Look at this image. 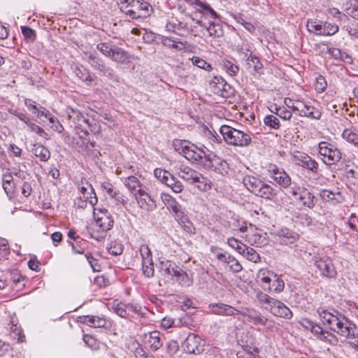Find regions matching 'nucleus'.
Listing matches in <instances>:
<instances>
[{"label": "nucleus", "mask_w": 358, "mask_h": 358, "mask_svg": "<svg viewBox=\"0 0 358 358\" xmlns=\"http://www.w3.org/2000/svg\"><path fill=\"white\" fill-rule=\"evenodd\" d=\"M180 268L175 266V264L170 261L161 262L160 270L162 275L166 277H175Z\"/></svg>", "instance_id": "25"}, {"label": "nucleus", "mask_w": 358, "mask_h": 358, "mask_svg": "<svg viewBox=\"0 0 358 358\" xmlns=\"http://www.w3.org/2000/svg\"><path fill=\"white\" fill-rule=\"evenodd\" d=\"M106 236V232H105L103 230L99 229V228H96L94 227L92 228V229H91L90 236H91V238H92L96 241H100L104 239Z\"/></svg>", "instance_id": "52"}, {"label": "nucleus", "mask_w": 358, "mask_h": 358, "mask_svg": "<svg viewBox=\"0 0 358 358\" xmlns=\"http://www.w3.org/2000/svg\"><path fill=\"white\" fill-rule=\"evenodd\" d=\"M162 43L165 46H167L171 48L176 49L178 50H182L185 48L182 42H181V41L178 42V43L182 45V47H180L176 43V41H174L172 38H169V37H163L162 38Z\"/></svg>", "instance_id": "43"}, {"label": "nucleus", "mask_w": 358, "mask_h": 358, "mask_svg": "<svg viewBox=\"0 0 358 358\" xmlns=\"http://www.w3.org/2000/svg\"><path fill=\"white\" fill-rule=\"evenodd\" d=\"M221 64L222 69L231 76H235L239 71L238 66L229 60L223 59Z\"/></svg>", "instance_id": "37"}, {"label": "nucleus", "mask_w": 358, "mask_h": 358, "mask_svg": "<svg viewBox=\"0 0 358 358\" xmlns=\"http://www.w3.org/2000/svg\"><path fill=\"white\" fill-rule=\"evenodd\" d=\"M33 152L34 155L43 162H46L50 159V152L48 148L43 146L42 145H34Z\"/></svg>", "instance_id": "30"}, {"label": "nucleus", "mask_w": 358, "mask_h": 358, "mask_svg": "<svg viewBox=\"0 0 358 358\" xmlns=\"http://www.w3.org/2000/svg\"><path fill=\"white\" fill-rule=\"evenodd\" d=\"M241 255L244 256L245 258H247V259L252 262L256 263L260 261L259 255L256 252V250L254 248H250L248 245H245V253Z\"/></svg>", "instance_id": "40"}, {"label": "nucleus", "mask_w": 358, "mask_h": 358, "mask_svg": "<svg viewBox=\"0 0 358 358\" xmlns=\"http://www.w3.org/2000/svg\"><path fill=\"white\" fill-rule=\"evenodd\" d=\"M86 60L94 70L99 71L103 75L111 74L112 69L107 66L96 55L86 54Z\"/></svg>", "instance_id": "14"}, {"label": "nucleus", "mask_w": 358, "mask_h": 358, "mask_svg": "<svg viewBox=\"0 0 358 358\" xmlns=\"http://www.w3.org/2000/svg\"><path fill=\"white\" fill-rule=\"evenodd\" d=\"M209 308L212 313L220 315H234L239 312L234 307L222 303L210 304Z\"/></svg>", "instance_id": "15"}, {"label": "nucleus", "mask_w": 358, "mask_h": 358, "mask_svg": "<svg viewBox=\"0 0 358 358\" xmlns=\"http://www.w3.org/2000/svg\"><path fill=\"white\" fill-rule=\"evenodd\" d=\"M228 245L233 249L236 250L239 254H244L245 252V245L238 239L231 237L227 239Z\"/></svg>", "instance_id": "38"}, {"label": "nucleus", "mask_w": 358, "mask_h": 358, "mask_svg": "<svg viewBox=\"0 0 358 358\" xmlns=\"http://www.w3.org/2000/svg\"><path fill=\"white\" fill-rule=\"evenodd\" d=\"M74 73L79 79L86 82L88 85L94 80L88 71L83 67L76 66L74 69Z\"/></svg>", "instance_id": "34"}, {"label": "nucleus", "mask_w": 358, "mask_h": 358, "mask_svg": "<svg viewBox=\"0 0 358 358\" xmlns=\"http://www.w3.org/2000/svg\"><path fill=\"white\" fill-rule=\"evenodd\" d=\"M115 45L106 43H101L97 45L96 48L103 55L110 58Z\"/></svg>", "instance_id": "48"}, {"label": "nucleus", "mask_w": 358, "mask_h": 358, "mask_svg": "<svg viewBox=\"0 0 358 358\" xmlns=\"http://www.w3.org/2000/svg\"><path fill=\"white\" fill-rule=\"evenodd\" d=\"M204 343L199 336L189 334L183 342L182 347L188 353L199 355L204 350Z\"/></svg>", "instance_id": "11"}, {"label": "nucleus", "mask_w": 358, "mask_h": 358, "mask_svg": "<svg viewBox=\"0 0 358 358\" xmlns=\"http://www.w3.org/2000/svg\"><path fill=\"white\" fill-rule=\"evenodd\" d=\"M173 146L176 151L183 155L187 160L204 166L208 155L203 150L194 144L180 140L173 141Z\"/></svg>", "instance_id": "2"}, {"label": "nucleus", "mask_w": 358, "mask_h": 358, "mask_svg": "<svg viewBox=\"0 0 358 358\" xmlns=\"http://www.w3.org/2000/svg\"><path fill=\"white\" fill-rule=\"evenodd\" d=\"M343 29L348 31V34L355 37L358 36V23L352 24V27L344 25Z\"/></svg>", "instance_id": "61"}, {"label": "nucleus", "mask_w": 358, "mask_h": 358, "mask_svg": "<svg viewBox=\"0 0 358 358\" xmlns=\"http://www.w3.org/2000/svg\"><path fill=\"white\" fill-rule=\"evenodd\" d=\"M85 257L94 271H100L101 265L99 264L98 260L95 259L91 253H87L85 255Z\"/></svg>", "instance_id": "55"}, {"label": "nucleus", "mask_w": 358, "mask_h": 358, "mask_svg": "<svg viewBox=\"0 0 358 358\" xmlns=\"http://www.w3.org/2000/svg\"><path fill=\"white\" fill-rule=\"evenodd\" d=\"M264 122L266 126H268L272 129H278L280 125L278 118L273 115H266L264 118Z\"/></svg>", "instance_id": "50"}, {"label": "nucleus", "mask_w": 358, "mask_h": 358, "mask_svg": "<svg viewBox=\"0 0 358 358\" xmlns=\"http://www.w3.org/2000/svg\"><path fill=\"white\" fill-rule=\"evenodd\" d=\"M124 185L134 196H137L142 190V187L138 180L134 176H129L126 178L124 180Z\"/></svg>", "instance_id": "24"}, {"label": "nucleus", "mask_w": 358, "mask_h": 358, "mask_svg": "<svg viewBox=\"0 0 358 358\" xmlns=\"http://www.w3.org/2000/svg\"><path fill=\"white\" fill-rule=\"evenodd\" d=\"M224 141L228 145L238 147H247L251 143L249 134L236 129L229 125H222L220 128Z\"/></svg>", "instance_id": "5"}, {"label": "nucleus", "mask_w": 358, "mask_h": 358, "mask_svg": "<svg viewBox=\"0 0 358 358\" xmlns=\"http://www.w3.org/2000/svg\"><path fill=\"white\" fill-rule=\"evenodd\" d=\"M247 316L250 321L252 322L255 324H261L264 326L266 324L267 319L255 310L248 311Z\"/></svg>", "instance_id": "35"}, {"label": "nucleus", "mask_w": 358, "mask_h": 358, "mask_svg": "<svg viewBox=\"0 0 358 358\" xmlns=\"http://www.w3.org/2000/svg\"><path fill=\"white\" fill-rule=\"evenodd\" d=\"M13 180V177L10 175L8 176H4L3 178V188L5 190L6 193L8 194L10 191V182Z\"/></svg>", "instance_id": "62"}, {"label": "nucleus", "mask_w": 358, "mask_h": 358, "mask_svg": "<svg viewBox=\"0 0 358 358\" xmlns=\"http://www.w3.org/2000/svg\"><path fill=\"white\" fill-rule=\"evenodd\" d=\"M83 322L94 328H101L106 324V321L103 317L96 315L83 316Z\"/></svg>", "instance_id": "22"}, {"label": "nucleus", "mask_w": 358, "mask_h": 358, "mask_svg": "<svg viewBox=\"0 0 358 358\" xmlns=\"http://www.w3.org/2000/svg\"><path fill=\"white\" fill-rule=\"evenodd\" d=\"M301 326L307 330H309L318 339L329 342L331 344L337 343V339L334 334L329 331H324L319 324L313 322L309 319H303L301 322Z\"/></svg>", "instance_id": "7"}, {"label": "nucleus", "mask_w": 358, "mask_h": 358, "mask_svg": "<svg viewBox=\"0 0 358 358\" xmlns=\"http://www.w3.org/2000/svg\"><path fill=\"white\" fill-rule=\"evenodd\" d=\"M135 196L140 208L148 211L152 210L155 208L154 200L143 189Z\"/></svg>", "instance_id": "16"}, {"label": "nucleus", "mask_w": 358, "mask_h": 358, "mask_svg": "<svg viewBox=\"0 0 358 358\" xmlns=\"http://www.w3.org/2000/svg\"><path fill=\"white\" fill-rule=\"evenodd\" d=\"M317 313L323 324L328 325L331 331L345 338L355 336L354 324L338 312L336 310L330 312L320 307L317 308Z\"/></svg>", "instance_id": "1"}, {"label": "nucleus", "mask_w": 358, "mask_h": 358, "mask_svg": "<svg viewBox=\"0 0 358 358\" xmlns=\"http://www.w3.org/2000/svg\"><path fill=\"white\" fill-rule=\"evenodd\" d=\"M90 192L83 193L80 197L86 200L92 206H94L97 203L96 193L91 185H89Z\"/></svg>", "instance_id": "41"}, {"label": "nucleus", "mask_w": 358, "mask_h": 358, "mask_svg": "<svg viewBox=\"0 0 358 358\" xmlns=\"http://www.w3.org/2000/svg\"><path fill=\"white\" fill-rule=\"evenodd\" d=\"M166 186L171 187V189L175 193H180L183 189V185L177 178H176L172 174L169 173L167 178H165L164 183Z\"/></svg>", "instance_id": "27"}, {"label": "nucleus", "mask_w": 358, "mask_h": 358, "mask_svg": "<svg viewBox=\"0 0 358 358\" xmlns=\"http://www.w3.org/2000/svg\"><path fill=\"white\" fill-rule=\"evenodd\" d=\"M342 136L348 142L353 144L355 146L358 148V134L353 133L352 131L345 129L342 134Z\"/></svg>", "instance_id": "42"}, {"label": "nucleus", "mask_w": 358, "mask_h": 358, "mask_svg": "<svg viewBox=\"0 0 358 358\" xmlns=\"http://www.w3.org/2000/svg\"><path fill=\"white\" fill-rule=\"evenodd\" d=\"M175 277L176 278V281L182 287H189L192 284V278L189 276L185 271L179 268L177 270Z\"/></svg>", "instance_id": "28"}, {"label": "nucleus", "mask_w": 358, "mask_h": 358, "mask_svg": "<svg viewBox=\"0 0 358 358\" xmlns=\"http://www.w3.org/2000/svg\"><path fill=\"white\" fill-rule=\"evenodd\" d=\"M310 108L311 109H310V110H308L306 113H304V117H308L315 120H319L322 115L321 112L318 109L313 106H310Z\"/></svg>", "instance_id": "58"}, {"label": "nucleus", "mask_w": 358, "mask_h": 358, "mask_svg": "<svg viewBox=\"0 0 358 358\" xmlns=\"http://www.w3.org/2000/svg\"><path fill=\"white\" fill-rule=\"evenodd\" d=\"M256 298L264 308L270 311L274 316L285 319H291L292 317L293 314L286 305L272 298L267 294L258 292L256 294Z\"/></svg>", "instance_id": "3"}, {"label": "nucleus", "mask_w": 358, "mask_h": 358, "mask_svg": "<svg viewBox=\"0 0 358 358\" xmlns=\"http://www.w3.org/2000/svg\"><path fill=\"white\" fill-rule=\"evenodd\" d=\"M263 182L260 179L252 176H246L243 179L244 186L255 195L260 189Z\"/></svg>", "instance_id": "20"}, {"label": "nucleus", "mask_w": 358, "mask_h": 358, "mask_svg": "<svg viewBox=\"0 0 358 358\" xmlns=\"http://www.w3.org/2000/svg\"><path fill=\"white\" fill-rule=\"evenodd\" d=\"M161 199L169 210L177 211V208L180 206V204L170 194L162 193Z\"/></svg>", "instance_id": "31"}, {"label": "nucleus", "mask_w": 358, "mask_h": 358, "mask_svg": "<svg viewBox=\"0 0 358 358\" xmlns=\"http://www.w3.org/2000/svg\"><path fill=\"white\" fill-rule=\"evenodd\" d=\"M120 10L132 20L145 18L152 13L151 6L140 0H123L120 3Z\"/></svg>", "instance_id": "4"}, {"label": "nucleus", "mask_w": 358, "mask_h": 358, "mask_svg": "<svg viewBox=\"0 0 358 358\" xmlns=\"http://www.w3.org/2000/svg\"><path fill=\"white\" fill-rule=\"evenodd\" d=\"M299 196L297 198L303 206L308 208H313L315 206L317 199L315 196L306 188H301V191L299 192Z\"/></svg>", "instance_id": "19"}, {"label": "nucleus", "mask_w": 358, "mask_h": 358, "mask_svg": "<svg viewBox=\"0 0 358 358\" xmlns=\"http://www.w3.org/2000/svg\"><path fill=\"white\" fill-rule=\"evenodd\" d=\"M207 30L210 36H220L222 32L220 25L213 22L210 23Z\"/></svg>", "instance_id": "56"}, {"label": "nucleus", "mask_w": 358, "mask_h": 358, "mask_svg": "<svg viewBox=\"0 0 358 358\" xmlns=\"http://www.w3.org/2000/svg\"><path fill=\"white\" fill-rule=\"evenodd\" d=\"M292 159L293 163L296 165L300 166L313 173H317L319 164L308 155L301 152H296L293 155Z\"/></svg>", "instance_id": "8"}, {"label": "nucleus", "mask_w": 358, "mask_h": 358, "mask_svg": "<svg viewBox=\"0 0 358 358\" xmlns=\"http://www.w3.org/2000/svg\"><path fill=\"white\" fill-rule=\"evenodd\" d=\"M260 187V189H259L256 194L257 196L267 200L275 201L280 189L273 188L272 186L265 182H263L262 186Z\"/></svg>", "instance_id": "18"}, {"label": "nucleus", "mask_w": 358, "mask_h": 358, "mask_svg": "<svg viewBox=\"0 0 358 358\" xmlns=\"http://www.w3.org/2000/svg\"><path fill=\"white\" fill-rule=\"evenodd\" d=\"M72 250L76 254H83L85 252V245L86 243L84 240L81 239L75 243H71Z\"/></svg>", "instance_id": "54"}, {"label": "nucleus", "mask_w": 358, "mask_h": 358, "mask_svg": "<svg viewBox=\"0 0 358 358\" xmlns=\"http://www.w3.org/2000/svg\"><path fill=\"white\" fill-rule=\"evenodd\" d=\"M306 27L309 32L317 35H323V22L316 20H308Z\"/></svg>", "instance_id": "32"}, {"label": "nucleus", "mask_w": 358, "mask_h": 358, "mask_svg": "<svg viewBox=\"0 0 358 358\" xmlns=\"http://www.w3.org/2000/svg\"><path fill=\"white\" fill-rule=\"evenodd\" d=\"M192 185H194L202 191H207L211 188V183L210 180L200 173H199L198 177H196V179L194 181Z\"/></svg>", "instance_id": "33"}, {"label": "nucleus", "mask_w": 358, "mask_h": 358, "mask_svg": "<svg viewBox=\"0 0 358 358\" xmlns=\"http://www.w3.org/2000/svg\"><path fill=\"white\" fill-rule=\"evenodd\" d=\"M97 209L94 208V217L95 220V227L106 232L113 226V220L108 215L107 210L102 211L100 210L101 215L99 216L96 212Z\"/></svg>", "instance_id": "13"}, {"label": "nucleus", "mask_w": 358, "mask_h": 358, "mask_svg": "<svg viewBox=\"0 0 358 358\" xmlns=\"http://www.w3.org/2000/svg\"><path fill=\"white\" fill-rule=\"evenodd\" d=\"M266 170L270 177L281 187L287 188L291 185V178L283 169L269 164L266 166Z\"/></svg>", "instance_id": "10"}, {"label": "nucleus", "mask_w": 358, "mask_h": 358, "mask_svg": "<svg viewBox=\"0 0 358 358\" xmlns=\"http://www.w3.org/2000/svg\"><path fill=\"white\" fill-rule=\"evenodd\" d=\"M320 196L324 201L329 202L336 201L337 203L340 201V198L341 197L339 192H334L325 189L320 191Z\"/></svg>", "instance_id": "29"}, {"label": "nucleus", "mask_w": 358, "mask_h": 358, "mask_svg": "<svg viewBox=\"0 0 358 358\" xmlns=\"http://www.w3.org/2000/svg\"><path fill=\"white\" fill-rule=\"evenodd\" d=\"M110 59L118 63H124L129 59V57L126 51L115 45Z\"/></svg>", "instance_id": "26"}, {"label": "nucleus", "mask_w": 358, "mask_h": 358, "mask_svg": "<svg viewBox=\"0 0 358 358\" xmlns=\"http://www.w3.org/2000/svg\"><path fill=\"white\" fill-rule=\"evenodd\" d=\"M319 153L327 165L335 164L341 159V152L332 143L322 141L318 145Z\"/></svg>", "instance_id": "6"}, {"label": "nucleus", "mask_w": 358, "mask_h": 358, "mask_svg": "<svg viewBox=\"0 0 358 358\" xmlns=\"http://www.w3.org/2000/svg\"><path fill=\"white\" fill-rule=\"evenodd\" d=\"M192 64L197 67L206 70L210 71L212 70V66L210 64L206 62L204 59L199 57H193L192 58Z\"/></svg>", "instance_id": "49"}, {"label": "nucleus", "mask_w": 358, "mask_h": 358, "mask_svg": "<svg viewBox=\"0 0 358 358\" xmlns=\"http://www.w3.org/2000/svg\"><path fill=\"white\" fill-rule=\"evenodd\" d=\"M314 264L320 270L321 275L327 278H336L337 272L332 261L328 257H315Z\"/></svg>", "instance_id": "12"}, {"label": "nucleus", "mask_w": 358, "mask_h": 358, "mask_svg": "<svg viewBox=\"0 0 358 358\" xmlns=\"http://www.w3.org/2000/svg\"><path fill=\"white\" fill-rule=\"evenodd\" d=\"M76 118L78 119V128H80L81 129V131L84 133L85 135H87L89 133L88 130H90L92 131V130L90 129L91 125L90 124V121L88 119L85 118L84 116H83L81 114L78 113L76 115Z\"/></svg>", "instance_id": "36"}, {"label": "nucleus", "mask_w": 358, "mask_h": 358, "mask_svg": "<svg viewBox=\"0 0 358 358\" xmlns=\"http://www.w3.org/2000/svg\"><path fill=\"white\" fill-rule=\"evenodd\" d=\"M144 342L153 351L157 350L162 345L160 333L157 331L145 334Z\"/></svg>", "instance_id": "17"}, {"label": "nucleus", "mask_w": 358, "mask_h": 358, "mask_svg": "<svg viewBox=\"0 0 358 358\" xmlns=\"http://www.w3.org/2000/svg\"><path fill=\"white\" fill-rule=\"evenodd\" d=\"M11 336L14 339H17L18 342H23L24 341V335L22 334L20 328L17 327V324H12L10 327Z\"/></svg>", "instance_id": "51"}, {"label": "nucleus", "mask_w": 358, "mask_h": 358, "mask_svg": "<svg viewBox=\"0 0 358 358\" xmlns=\"http://www.w3.org/2000/svg\"><path fill=\"white\" fill-rule=\"evenodd\" d=\"M178 176L187 182L192 184L198 177L199 172L188 166H184L180 168Z\"/></svg>", "instance_id": "23"}, {"label": "nucleus", "mask_w": 358, "mask_h": 358, "mask_svg": "<svg viewBox=\"0 0 358 358\" xmlns=\"http://www.w3.org/2000/svg\"><path fill=\"white\" fill-rule=\"evenodd\" d=\"M142 267H143V274L148 277H152L154 274V268H153V262H152L151 265H149V264H144L142 262Z\"/></svg>", "instance_id": "63"}, {"label": "nucleus", "mask_w": 358, "mask_h": 358, "mask_svg": "<svg viewBox=\"0 0 358 358\" xmlns=\"http://www.w3.org/2000/svg\"><path fill=\"white\" fill-rule=\"evenodd\" d=\"M327 84L324 77L319 76L317 77L315 84V88L318 92H324L327 88Z\"/></svg>", "instance_id": "53"}, {"label": "nucleus", "mask_w": 358, "mask_h": 358, "mask_svg": "<svg viewBox=\"0 0 358 358\" xmlns=\"http://www.w3.org/2000/svg\"><path fill=\"white\" fill-rule=\"evenodd\" d=\"M346 13L352 18L358 20V3L347 8Z\"/></svg>", "instance_id": "64"}, {"label": "nucleus", "mask_w": 358, "mask_h": 358, "mask_svg": "<svg viewBox=\"0 0 358 358\" xmlns=\"http://www.w3.org/2000/svg\"><path fill=\"white\" fill-rule=\"evenodd\" d=\"M169 172L160 169H156L154 171V174L155 177L161 181L162 183H164L165 178H167L168 176L169 175Z\"/></svg>", "instance_id": "60"}, {"label": "nucleus", "mask_w": 358, "mask_h": 358, "mask_svg": "<svg viewBox=\"0 0 358 358\" xmlns=\"http://www.w3.org/2000/svg\"><path fill=\"white\" fill-rule=\"evenodd\" d=\"M108 252L113 255H120L123 252L122 245L120 243H111L108 248Z\"/></svg>", "instance_id": "57"}, {"label": "nucleus", "mask_w": 358, "mask_h": 358, "mask_svg": "<svg viewBox=\"0 0 358 358\" xmlns=\"http://www.w3.org/2000/svg\"><path fill=\"white\" fill-rule=\"evenodd\" d=\"M113 308L115 311V313L120 316L121 317H127L128 313H127V306L126 304L123 303H114L113 306Z\"/></svg>", "instance_id": "46"}, {"label": "nucleus", "mask_w": 358, "mask_h": 358, "mask_svg": "<svg viewBox=\"0 0 358 358\" xmlns=\"http://www.w3.org/2000/svg\"><path fill=\"white\" fill-rule=\"evenodd\" d=\"M277 112L276 114L280 118L284 120H289L292 116V113L287 110L285 108H275Z\"/></svg>", "instance_id": "59"}, {"label": "nucleus", "mask_w": 358, "mask_h": 358, "mask_svg": "<svg viewBox=\"0 0 358 358\" xmlns=\"http://www.w3.org/2000/svg\"><path fill=\"white\" fill-rule=\"evenodd\" d=\"M277 235L280 238V241L286 245L294 243L299 237L297 233L287 228L280 229L278 231Z\"/></svg>", "instance_id": "21"}, {"label": "nucleus", "mask_w": 358, "mask_h": 358, "mask_svg": "<svg viewBox=\"0 0 358 358\" xmlns=\"http://www.w3.org/2000/svg\"><path fill=\"white\" fill-rule=\"evenodd\" d=\"M227 264L229 266L230 270L234 273L240 272L243 268L239 262L230 255H229Z\"/></svg>", "instance_id": "45"}, {"label": "nucleus", "mask_w": 358, "mask_h": 358, "mask_svg": "<svg viewBox=\"0 0 358 358\" xmlns=\"http://www.w3.org/2000/svg\"><path fill=\"white\" fill-rule=\"evenodd\" d=\"M247 60L248 62V64L250 67L253 68V70L256 73H259L260 70L263 68L262 64L260 62L259 59L255 57L250 55L248 57Z\"/></svg>", "instance_id": "47"}, {"label": "nucleus", "mask_w": 358, "mask_h": 358, "mask_svg": "<svg viewBox=\"0 0 358 358\" xmlns=\"http://www.w3.org/2000/svg\"><path fill=\"white\" fill-rule=\"evenodd\" d=\"M203 167L218 173L222 176L228 173L229 166L228 163L214 154H208Z\"/></svg>", "instance_id": "9"}, {"label": "nucleus", "mask_w": 358, "mask_h": 358, "mask_svg": "<svg viewBox=\"0 0 358 358\" xmlns=\"http://www.w3.org/2000/svg\"><path fill=\"white\" fill-rule=\"evenodd\" d=\"M140 253L142 257V262L151 265L152 262V252L147 245H142L140 247Z\"/></svg>", "instance_id": "39"}, {"label": "nucleus", "mask_w": 358, "mask_h": 358, "mask_svg": "<svg viewBox=\"0 0 358 358\" xmlns=\"http://www.w3.org/2000/svg\"><path fill=\"white\" fill-rule=\"evenodd\" d=\"M339 30L338 26L329 22L323 23V36H332Z\"/></svg>", "instance_id": "44"}]
</instances>
